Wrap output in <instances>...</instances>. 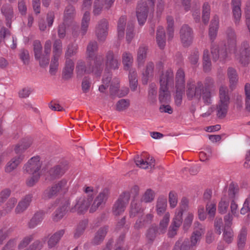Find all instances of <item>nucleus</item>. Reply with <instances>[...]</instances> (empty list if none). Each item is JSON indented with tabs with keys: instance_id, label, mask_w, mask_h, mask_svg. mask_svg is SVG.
I'll use <instances>...</instances> for the list:
<instances>
[{
	"instance_id": "nucleus-22",
	"label": "nucleus",
	"mask_w": 250,
	"mask_h": 250,
	"mask_svg": "<svg viewBox=\"0 0 250 250\" xmlns=\"http://www.w3.org/2000/svg\"><path fill=\"white\" fill-rule=\"evenodd\" d=\"M23 159L24 156L22 155H19L12 158L5 166V172L8 173L12 172L17 168Z\"/></svg>"
},
{
	"instance_id": "nucleus-38",
	"label": "nucleus",
	"mask_w": 250,
	"mask_h": 250,
	"mask_svg": "<svg viewBox=\"0 0 250 250\" xmlns=\"http://www.w3.org/2000/svg\"><path fill=\"white\" fill-rule=\"evenodd\" d=\"M98 46L96 41H91L89 42L86 48V54L89 60H92L95 52L98 50Z\"/></svg>"
},
{
	"instance_id": "nucleus-36",
	"label": "nucleus",
	"mask_w": 250,
	"mask_h": 250,
	"mask_svg": "<svg viewBox=\"0 0 250 250\" xmlns=\"http://www.w3.org/2000/svg\"><path fill=\"white\" fill-rule=\"evenodd\" d=\"M203 70L205 72H209L211 69V62L209 56V51L204 50L203 55Z\"/></svg>"
},
{
	"instance_id": "nucleus-54",
	"label": "nucleus",
	"mask_w": 250,
	"mask_h": 250,
	"mask_svg": "<svg viewBox=\"0 0 250 250\" xmlns=\"http://www.w3.org/2000/svg\"><path fill=\"white\" fill-rule=\"evenodd\" d=\"M182 210H176L171 225L176 227V228H179L182 223Z\"/></svg>"
},
{
	"instance_id": "nucleus-34",
	"label": "nucleus",
	"mask_w": 250,
	"mask_h": 250,
	"mask_svg": "<svg viewBox=\"0 0 250 250\" xmlns=\"http://www.w3.org/2000/svg\"><path fill=\"white\" fill-rule=\"evenodd\" d=\"M191 247L188 238H180L175 243L172 250H190Z\"/></svg>"
},
{
	"instance_id": "nucleus-60",
	"label": "nucleus",
	"mask_w": 250,
	"mask_h": 250,
	"mask_svg": "<svg viewBox=\"0 0 250 250\" xmlns=\"http://www.w3.org/2000/svg\"><path fill=\"white\" fill-rule=\"evenodd\" d=\"M129 105V101L125 99L119 100L116 104V109L119 111L126 109Z\"/></svg>"
},
{
	"instance_id": "nucleus-32",
	"label": "nucleus",
	"mask_w": 250,
	"mask_h": 250,
	"mask_svg": "<svg viewBox=\"0 0 250 250\" xmlns=\"http://www.w3.org/2000/svg\"><path fill=\"white\" fill-rule=\"evenodd\" d=\"M44 213L42 211H39L35 213L28 223L29 228L33 229L40 224L44 218Z\"/></svg>"
},
{
	"instance_id": "nucleus-55",
	"label": "nucleus",
	"mask_w": 250,
	"mask_h": 250,
	"mask_svg": "<svg viewBox=\"0 0 250 250\" xmlns=\"http://www.w3.org/2000/svg\"><path fill=\"white\" fill-rule=\"evenodd\" d=\"M103 4L101 0H95L93 7V14L94 16H98L100 15L103 9Z\"/></svg>"
},
{
	"instance_id": "nucleus-20",
	"label": "nucleus",
	"mask_w": 250,
	"mask_h": 250,
	"mask_svg": "<svg viewBox=\"0 0 250 250\" xmlns=\"http://www.w3.org/2000/svg\"><path fill=\"white\" fill-rule=\"evenodd\" d=\"M32 195L27 194L22 198L18 203L15 209V213L16 214H19L25 211L29 206L32 200Z\"/></svg>"
},
{
	"instance_id": "nucleus-52",
	"label": "nucleus",
	"mask_w": 250,
	"mask_h": 250,
	"mask_svg": "<svg viewBox=\"0 0 250 250\" xmlns=\"http://www.w3.org/2000/svg\"><path fill=\"white\" fill-rule=\"evenodd\" d=\"M154 197V192L151 189H147L143 194L141 201L146 203H150L153 201Z\"/></svg>"
},
{
	"instance_id": "nucleus-46",
	"label": "nucleus",
	"mask_w": 250,
	"mask_h": 250,
	"mask_svg": "<svg viewBox=\"0 0 250 250\" xmlns=\"http://www.w3.org/2000/svg\"><path fill=\"white\" fill-rule=\"evenodd\" d=\"M167 33L168 40H172L174 36V20L171 16H167Z\"/></svg>"
},
{
	"instance_id": "nucleus-63",
	"label": "nucleus",
	"mask_w": 250,
	"mask_h": 250,
	"mask_svg": "<svg viewBox=\"0 0 250 250\" xmlns=\"http://www.w3.org/2000/svg\"><path fill=\"white\" fill-rule=\"evenodd\" d=\"M17 240L18 239L17 238L10 239L2 248L1 250H15Z\"/></svg>"
},
{
	"instance_id": "nucleus-2",
	"label": "nucleus",
	"mask_w": 250,
	"mask_h": 250,
	"mask_svg": "<svg viewBox=\"0 0 250 250\" xmlns=\"http://www.w3.org/2000/svg\"><path fill=\"white\" fill-rule=\"evenodd\" d=\"M228 42L232 48L231 51L234 54L235 59L244 66L250 62V47L247 42H243L239 49L236 48V36L234 29L228 28L226 31Z\"/></svg>"
},
{
	"instance_id": "nucleus-30",
	"label": "nucleus",
	"mask_w": 250,
	"mask_h": 250,
	"mask_svg": "<svg viewBox=\"0 0 250 250\" xmlns=\"http://www.w3.org/2000/svg\"><path fill=\"white\" fill-rule=\"evenodd\" d=\"M127 18L125 16H121L117 21V34L119 39H123L126 25Z\"/></svg>"
},
{
	"instance_id": "nucleus-53",
	"label": "nucleus",
	"mask_w": 250,
	"mask_h": 250,
	"mask_svg": "<svg viewBox=\"0 0 250 250\" xmlns=\"http://www.w3.org/2000/svg\"><path fill=\"white\" fill-rule=\"evenodd\" d=\"M62 42L60 40L57 39L55 41L53 44V56L59 57L62 53Z\"/></svg>"
},
{
	"instance_id": "nucleus-42",
	"label": "nucleus",
	"mask_w": 250,
	"mask_h": 250,
	"mask_svg": "<svg viewBox=\"0 0 250 250\" xmlns=\"http://www.w3.org/2000/svg\"><path fill=\"white\" fill-rule=\"evenodd\" d=\"M32 144V141L31 139H24L21 145L16 146L14 151L16 154H19L30 147Z\"/></svg>"
},
{
	"instance_id": "nucleus-64",
	"label": "nucleus",
	"mask_w": 250,
	"mask_h": 250,
	"mask_svg": "<svg viewBox=\"0 0 250 250\" xmlns=\"http://www.w3.org/2000/svg\"><path fill=\"white\" fill-rule=\"evenodd\" d=\"M249 212H250V194L246 199L243 207L240 209V213L243 215L246 214Z\"/></svg>"
},
{
	"instance_id": "nucleus-35",
	"label": "nucleus",
	"mask_w": 250,
	"mask_h": 250,
	"mask_svg": "<svg viewBox=\"0 0 250 250\" xmlns=\"http://www.w3.org/2000/svg\"><path fill=\"white\" fill-rule=\"evenodd\" d=\"M64 232V229H61L52 235L48 241V245L49 248H52L55 247L60 241L61 237L63 235Z\"/></svg>"
},
{
	"instance_id": "nucleus-41",
	"label": "nucleus",
	"mask_w": 250,
	"mask_h": 250,
	"mask_svg": "<svg viewBox=\"0 0 250 250\" xmlns=\"http://www.w3.org/2000/svg\"><path fill=\"white\" fill-rule=\"evenodd\" d=\"M133 61V56L129 52H125L122 54V62L125 69H128Z\"/></svg>"
},
{
	"instance_id": "nucleus-62",
	"label": "nucleus",
	"mask_w": 250,
	"mask_h": 250,
	"mask_svg": "<svg viewBox=\"0 0 250 250\" xmlns=\"http://www.w3.org/2000/svg\"><path fill=\"white\" fill-rule=\"evenodd\" d=\"M39 62L41 66L44 67L47 66L49 62V54H41L39 58H35Z\"/></svg>"
},
{
	"instance_id": "nucleus-44",
	"label": "nucleus",
	"mask_w": 250,
	"mask_h": 250,
	"mask_svg": "<svg viewBox=\"0 0 250 250\" xmlns=\"http://www.w3.org/2000/svg\"><path fill=\"white\" fill-rule=\"evenodd\" d=\"M1 13L5 17L6 20L7 21V25L10 24L9 21L13 18V11L12 7L9 5H4L2 6L1 9Z\"/></svg>"
},
{
	"instance_id": "nucleus-9",
	"label": "nucleus",
	"mask_w": 250,
	"mask_h": 250,
	"mask_svg": "<svg viewBox=\"0 0 250 250\" xmlns=\"http://www.w3.org/2000/svg\"><path fill=\"white\" fill-rule=\"evenodd\" d=\"M129 199V195L127 193H124L120 195L112 208V212L115 216H119L125 211Z\"/></svg>"
},
{
	"instance_id": "nucleus-25",
	"label": "nucleus",
	"mask_w": 250,
	"mask_h": 250,
	"mask_svg": "<svg viewBox=\"0 0 250 250\" xmlns=\"http://www.w3.org/2000/svg\"><path fill=\"white\" fill-rule=\"evenodd\" d=\"M228 77L229 79V88L234 89L238 82V76L235 69L232 67L228 69Z\"/></svg>"
},
{
	"instance_id": "nucleus-61",
	"label": "nucleus",
	"mask_w": 250,
	"mask_h": 250,
	"mask_svg": "<svg viewBox=\"0 0 250 250\" xmlns=\"http://www.w3.org/2000/svg\"><path fill=\"white\" fill-rule=\"evenodd\" d=\"M32 176L28 178L26 184L28 187L34 186L39 181L40 178V174H30Z\"/></svg>"
},
{
	"instance_id": "nucleus-6",
	"label": "nucleus",
	"mask_w": 250,
	"mask_h": 250,
	"mask_svg": "<svg viewBox=\"0 0 250 250\" xmlns=\"http://www.w3.org/2000/svg\"><path fill=\"white\" fill-rule=\"evenodd\" d=\"M185 75L182 69H179L176 74V92L174 97L175 103L177 106H179L182 101V96L185 92Z\"/></svg>"
},
{
	"instance_id": "nucleus-59",
	"label": "nucleus",
	"mask_w": 250,
	"mask_h": 250,
	"mask_svg": "<svg viewBox=\"0 0 250 250\" xmlns=\"http://www.w3.org/2000/svg\"><path fill=\"white\" fill-rule=\"evenodd\" d=\"M206 210L209 216L213 218L215 215L216 210V203L214 202L208 203L206 205Z\"/></svg>"
},
{
	"instance_id": "nucleus-18",
	"label": "nucleus",
	"mask_w": 250,
	"mask_h": 250,
	"mask_svg": "<svg viewBox=\"0 0 250 250\" xmlns=\"http://www.w3.org/2000/svg\"><path fill=\"white\" fill-rule=\"evenodd\" d=\"M174 82L173 72L171 69H168L163 72L160 78V86L165 88L166 87L173 85Z\"/></svg>"
},
{
	"instance_id": "nucleus-33",
	"label": "nucleus",
	"mask_w": 250,
	"mask_h": 250,
	"mask_svg": "<svg viewBox=\"0 0 250 250\" xmlns=\"http://www.w3.org/2000/svg\"><path fill=\"white\" fill-rule=\"evenodd\" d=\"M75 9L74 6L71 5L67 6L63 13V22L67 23L70 22L75 16Z\"/></svg>"
},
{
	"instance_id": "nucleus-47",
	"label": "nucleus",
	"mask_w": 250,
	"mask_h": 250,
	"mask_svg": "<svg viewBox=\"0 0 250 250\" xmlns=\"http://www.w3.org/2000/svg\"><path fill=\"white\" fill-rule=\"evenodd\" d=\"M170 98L169 92L168 91V88L167 87L163 88V87L160 86V94H159V101L161 103H167Z\"/></svg>"
},
{
	"instance_id": "nucleus-10",
	"label": "nucleus",
	"mask_w": 250,
	"mask_h": 250,
	"mask_svg": "<svg viewBox=\"0 0 250 250\" xmlns=\"http://www.w3.org/2000/svg\"><path fill=\"white\" fill-rule=\"evenodd\" d=\"M42 166L40 158L38 156L30 158L23 167L24 171L28 174H40Z\"/></svg>"
},
{
	"instance_id": "nucleus-8",
	"label": "nucleus",
	"mask_w": 250,
	"mask_h": 250,
	"mask_svg": "<svg viewBox=\"0 0 250 250\" xmlns=\"http://www.w3.org/2000/svg\"><path fill=\"white\" fill-rule=\"evenodd\" d=\"M134 160L137 167L145 169L153 168L155 164L154 158L145 153L135 156Z\"/></svg>"
},
{
	"instance_id": "nucleus-57",
	"label": "nucleus",
	"mask_w": 250,
	"mask_h": 250,
	"mask_svg": "<svg viewBox=\"0 0 250 250\" xmlns=\"http://www.w3.org/2000/svg\"><path fill=\"white\" fill-rule=\"evenodd\" d=\"M229 201L226 197L222 198L221 201L218 204V210L219 213L221 214L225 213L229 207Z\"/></svg>"
},
{
	"instance_id": "nucleus-40",
	"label": "nucleus",
	"mask_w": 250,
	"mask_h": 250,
	"mask_svg": "<svg viewBox=\"0 0 250 250\" xmlns=\"http://www.w3.org/2000/svg\"><path fill=\"white\" fill-rule=\"evenodd\" d=\"M210 7L208 2H205L202 6V21L207 24L210 18Z\"/></svg>"
},
{
	"instance_id": "nucleus-24",
	"label": "nucleus",
	"mask_w": 250,
	"mask_h": 250,
	"mask_svg": "<svg viewBox=\"0 0 250 250\" xmlns=\"http://www.w3.org/2000/svg\"><path fill=\"white\" fill-rule=\"evenodd\" d=\"M156 40L158 47L161 49H164L166 43V34L164 27L161 26L157 28Z\"/></svg>"
},
{
	"instance_id": "nucleus-27",
	"label": "nucleus",
	"mask_w": 250,
	"mask_h": 250,
	"mask_svg": "<svg viewBox=\"0 0 250 250\" xmlns=\"http://www.w3.org/2000/svg\"><path fill=\"white\" fill-rule=\"evenodd\" d=\"M219 20L218 17L217 16H214L211 21L208 31L209 37L210 40L212 41L215 39L217 36V31L219 27Z\"/></svg>"
},
{
	"instance_id": "nucleus-14",
	"label": "nucleus",
	"mask_w": 250,
	"mask_h": 250,
	"mask_svg": "<svg viewBox=\"0 0 250 250\" xmlns=\"http://www.w3.org/2000/svg\"><path fill=\"white\" fill-rule=\"evenodd\" d=\"M109 194V190L107 188L103 189L99 193L95 199L91 207L90 208V212H95L99 207L105 204Z\"/></svg>"
},
{
	"instance_id": "nucleus-5",
	"label": "nucleus",
	"mask_w": 250,
	"mask_h": 250,
	"mask_svg": "<svg viewBox=\"0 0 250 250\" xmlns=\"http://www.w3.org/2000/svg\"><path fill=\"white\" fill-rule=\"evenodd\" d=\"M68 188L67 181L62 180L47 188L43 193V198L45 200L50 199L59 194H63L67 191Z\"/></svg>"
},
{
	"instance_id": "nucleus-28",
	"label": "nucleus",
	"mask_w": 250,
	"mask_h": 250,
	"mask_svg": "<svg viewBox=\"0 0 250 250\" xmlns=\"http://www.w3.org/2000/svg\"><path fill=\"white\" fill-rule=\"evenodd\" d=\"M144 208L142 207L141 201L133 200L130 204L129 216L130 217H134L138 213H142Z\"/></svg>"
},
{
	"instance_id": "nucleus-56",
	"label": "nucleus",
	"mask_w": 250,
	"mask_h": 250,
	"mask_svg": "<svg viewBox=\"0 0 250 250\" xmlns=\"http://www.w3.org/2000/svg\"><path fill=\"white\" fill-rule=\"evenodd\" d=\"M157 87L155 84L152 83L149 85L148 90V100L149 101L153 103L156 101V97L157 95Z\"/></svg>"
},
{
	"instance_id": "nucleus-37",
	"label": "nucleus",
	"mask_w": 250,
	"mask_h": 250,
	"mask_svg": "<svg viewBox=\"0 0 250 250\" xmlns=\"http://www.w3.org/2000/svg\"><path fill=\"white\" fill-rule=\"evenodd\" d=\"M167 206V200L164 197L158 198L156 205V211L159 215H161L166 210Z\"/></svg>"
},
{
	"instance_id": "nucleus-16",
	"label": "nucleus",
	"mask_w": 250,
	"mask_h": 250,
	"mask_svg": "<svg viewBox=\"0 0 250 250\" xmlns=\"http://www.w3.org/2000/svg\"><path fill=\"white\" fill-rule=\"evenodd\" d=\"M108 22L105 19L101 20L98 23L96 34L99 41H104L108 34Z\"/></svg>"
},
{
	"instance_id": "nucleus-1",
	"label": "nucleus",
	"mask_w": 250,
	"mask_h": 250,
	"mask_svg": "<svg viewBox=\"0 0 250 250\" xmlns=\"http://www.w3.org/2000/svg\"><path fill=\"white\" fill-rule=\"evenodd\" d=\"M215 86L214 80L209 77H207L203 83L200 81L196 83L192 80L187 82L186 95L189 100L194 98L202 99L205 104L209 105L212 103V97L215 92Z\"/></svg>"
},
{
	"instance_id": "nucleus-3",
	"label": "nucleus",
	"mask_w": 250,
	"mask_h": 250,
	"mask_svg": "<svg viewBox=\"0 0 250 250\" xmlns=\"http://www.w3.org/2000/svg\"><path fill=\"white\" fill-rule=\"evenodd\" d=\"M103 60L100 56H96L94 60H89L86 65L82 61H79L77 62L76 70L79 75L84 73L89 74L93 73L95 75H100L103 69Z\"/></svg>"
},
{
	"instance_id": "nucleus-11",
	"label": "nucleus",
	"mask_w": 250,
	"mask_h": 250,
	"mask_svg": "<svg viewBox=\"0 0 250 250\" xmlns=\"http://www.w3.org/2000/svg\"><path fill=\"white\" fill-rule=\"evenodd\" d=\"M180 38L184 46H189L193 39V31L188 25H183L180 30Z\"/></svg>"
},
{
	"instance_id": "nucleus-26",
	"label": "nucleus",
	"mask_w": 250,
	"mask_h": 250,
	"mask_svg": "<svg viewBox=\"0 0 250 250\" xmlns=\"http://www.w3.org/2000/svg\"><path fill=\"white\" fill-rule=\"evenodd\" d=\"M108 231V227L104 226L100 228L95 233L92 243L94 245L100 244L104 240L105 235Z\"/></svg>"
},
{
	"instance_id": "nucleus-51",
	"label": "nucleus",
	"mask_w": 250,
	"mask_h": 250,
	"mask_svg": "<svg viewBox=\"0 0 250 250\" xmlns=\"http://www.w3.org/2000/svg\"><path fill=\"white\" fill-rule=\"evenodd\" d=\"M87 224L88 221L86 220H83L79 223L74 233L75 238H79L83 233Z\"/></svg>"
},
{
	"instance_id": "nucleus-48",
	"label": "nucleus",
	"mask_w": 250,
	"mask_h": 250,
	"mask_svg": "<svg viewBox=\"0 0 250 250\" xmlns=\"http://www.w3.org/2000/svg\"><path fill=\"white\" fill-rule=\"evenodd\" d=\"M170 214L168 212H166L162 219L160 221L159 230L160 233H164L167 227L169 222Z\"/></svg>"
},
{
	"instance_id": "nucleus-29",
	"label": "nucleus",
	"mask_w": 250,
	"mask_h": 250,
	"mask_svg": "<svg viewBox=\"0 0 250 250\" xmlns=\"http://www.w3.org/2000/svg\"><path fill=\"white\" fill-rule=\"evenodd\" d=\"M148 47L145 45L139 46L137 50V61L138 66H142L146 60L148 52Z\"/></svg>"
},
{
	"instance_id": "nucleus-50",
	"label": "nucleus",
	"mask_w": 250,
	"mask_h": 250,
	"mask_svg": "<svg viewBox=\"0 0 250 250\" xmlns=\"http://www.w3.org/2000/svg\"><path fill=\"white\" fill-rule=\"evenodd\" d=\"M17 203V199L15 197H12L9 199L8 202L5 204V208L3 212V215L10 213Z\"/></svg>"
},
{
	"instance_id": "nucleus-15",
	"label": "nucleus",
	"mask_w": 250,
	"mask_h": 250,
	"mask_svg": "<svg viewBox=\"0 0 250 250\" xmlns=\"http://www.w3.org/2000/svg\"><path fill=\"white\" fill-rule=\"evenodd\" d=\"M195 229L190 237V246H195L205 232V228L199 222H195Z\"/></svg>"
},
{
	"instance_id": "nucleus-23",
	"label": "nucleus",
	"mask_w": 250,
	"mask_h": 250,
	"mask_svg": "<svg viewBox=\"0 0 250 250\" xmlns=\"http://www.w3.org/2000/svg\"><path fill=\"white\" fill-rule=\"evenodd\" d=\"M231 4L234 21L236 25H238L241 17V0H232Z\"/></svg>"
},
{
	"instance_id": "nucleus-7",
	"label": "nucleus",
	"mask_w": 250,
	"mask_h": 250,
	"mask_svg": "<svg viewBox=\"0 0 250 250\" xmlns=\"http://www.w3.org/2000/svg\"><path fill=\"white\" fill-rule=\"evenodd\" d=\"M92 200L91 197H85L84 196L77 198L74 205L69 208V211L71 213H83L88 209Z\"/></svg>"
},
{
	"instance_id": "nucleus-43",
	"label": "nucleus",
	"mask_w": 250,
	"mask_h": 250,
	"mask_svg": "<svg viewBox=\"0 0 250 250\" xmlns=\"http://www.w3.org/2000/svg\"><path fill=\"white\" fill-rule=\"evenodd\" d=\"M247 236V230L246 228H242L238 236V247L239 249H242L246 243Z\"/></svg>"
},
{
	"instance_id": "nucleus-39",
	"label": "nucleus",
	"mask_w": 250,
	"mask_h": 250,
	"mask_svg": "<svg viewBox=\"0 0 250 250\" xmlns=\"http://www.w3.org/2000/svg\"><path fill=\"white\" fill-rule=\"evenodd\" d=\"M157 228L152 226L146 231V233L147 243L152 244L155 240L157 235Z\"/></svg>"
},
{
	"instance_id": "nucleus-21",
	"label": "nucleus",
	"mask_w": 250,
	"mask_h": 250,
	"mask_svg": "<svg viewBox=\"0 0 250 250\" xmlns=\"http://www.w3.org/2000/svg\"><path fill=\"white\" fill-rule=\"evenodd\" d=\"M70 203L68 200H66L62 203L60 207L54 212L53 216V220L55 222H58L61 220L66 213L69 211Z\"/></svg>"
},
{
	"instance_id": "nucleus-31",
	"label": "nucleus",
	"mask_w": 250,
	"mask_h": 250,
	"mask_svg": "<svg viewBox=\"0 0 250 250\" xmlns=\"http://www.w3.org/2000/svg\"><path fill=\"white\" fill-rule=\"evenodd\" d=\"M74 70V62L69 58H66L65 65L63 71V77L64 79H70L72 75Z\"/></svg>"
},
{
	"instance_id": "nucleus-17",
	"label": "nucleus",
	"mask_w": 250,
	"mask_h": 250,
	"mask_svg": "<svg viewBox=\"0 0 250 250\" xmlns=\"http://www.w3.org/2000/svg\"><path fill=\"white\" fill-rule=\"evenodd\" d=\"M154 63L151 62L146 63L144 70L142 72V82L146 84L148 81L153 79L154 75Z\"/></svg>"
},
{
	"instance_id": "nucleus-58",
	"label": "nucleus",
	"mask_w": 250,
	"mask_h": 250,
	"mask_svg": "<svg viewBox=\"0 0 250 250\" xmlns=\"http://www.w3.org/2000/svg\"><path fill=\"white\" fill-rule=\"evenodd\" d=\"M168 202L170 208H174L177 205L178 203V194L174 191H171L168 194Z\"/></svg>"
},
{
	"instance_id": "nucleus-4",
	"label": "nucleus",
	"mask_w": 250,
	"mask_h": 250,
	"mask_svg": "<svg viewBox=\"0 0 250 250\" xmlns=\"http://www.w3.org/2000/svg\"><path fill=\"white\" fill-rule=\"evenodd\" d=\"M230 97L226 86L221 85L219 90V101L216 107L217 116L219 118H224L228 112Z\"/></svg>"
},
{
	"instance_id": "nucleus-13",
	"label": "nucleus",
	"mask_w": 250,
	"mask_h": 250,
	"mask_svg": "<svg viewBox=\"0 0 250 250\" xmlns=\"http://www.w3.org/2000/svg\"><path fill=\"white\" fill-rule=\"evenodd\" d=\"M148 10L147 3L146 1H141L137 5L136 8V16L139 24L143 25L146 21Z\"/></svg>"
},
{
	"instance_id": "nucleus-19",
	"label": "nucleus",
	"mask_w": 250,
	"mask_h": 250,
	"mask_svg": "<svg viewBox=\"0 0 250 250\" xmlns=\"http://www.w3.org/2000/svg\"><path fill=\"white\" fill-rule=\"evenodd\" d=\"M211 52L212 58L214 61H216L218 59L223 61L227 57V52L226 49L223 47H219L216 44H212L211 47Z\"/></svg>"
},
{
	"instance_id": "nucleus-12",
	"label": "nucleus",
	"mask_w": 250,
	"mask_h": 250,
	"mask_svg": "<svg viewBox=\"0 0 250 250\" xmlns=\"http://www.w3.org/2000/svg\"><path fill=\"white\" fill-rule=\"evenodd\" d=\"M120 65L119 57L113 51H108L105 55V65L108 70L118 69Z\"/></svg>"
},
{
	"instance_id": "nucleus-49",
	"label": "nucleus",
	"mask_w": 250,
	"mask_h": 250,
	"mask_svg": "<svg viewBox=\"0 0 250 250\" xmlns=\"http://www.w3.org/2000/svg\"><path fill=\"white\" fill-rule=\"evenodd\" d=\"M238 193V186L234 183H231L229 187L228 194L229 198L232 200H236L237 198Z\"/></svg>"
},
{
	"instance_id": "nucleus-45",
	"label": "nucleus",
	"mask_w": 250,
	"mask_h": 250,
	"mask_svg": "<svg viewBox=\"0 0 250 250\" xmlns=\"http://www.w3.org/2000/svg\"><path fill=\"white\" fill-rule=\"evenodd\" d=\"M89 21L90 13L88 11H86L83 14L82 20L81 30L83 35H84L87 30Z\"/></svg>"
}]
</instances>
